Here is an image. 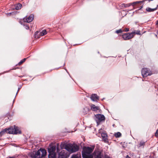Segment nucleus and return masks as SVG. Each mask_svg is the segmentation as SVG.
Listing matches in <instances>:
<instances>
[{
	"label": "nucleus",
	"mask_w": 158,
	"mask_h": 158,
	"mask_svg": "<svg viewBox=\"0 0 158 158\" xmlns=\"http://www.w3.org/2000/svg\"><path fill=\"white\" fill-rule=\"evenodd\" d=\"M94 148L89 147H85L82 152V155L83 158H93V156L91 153L93 152Z\"/></svg>",
	"instance_id": "f257e3e1"
},
{
	"label": "nucleus",
	"mask_w": 158,
	"mask_h": 158,
	"mask_svg": "<svg viewBox=\"0 0 158 158\" xmlns=\"http://www.w3.org/2000/svg\"><path fill=\"white\" fill-rule=\"evenodd\" d=\"M64 148L69 153H71L78 151L79 147L75 144L69 143L66 145Z\"/></svg>",
	"instance_id": "f03ea898"
},
{
	"label": "nucleus",
	"mask_w": 158,
	"mask_h": 158,
	"mask_svg": "<svg viewBox=\"0 0 158 158\" xmlns=\"http://www.w3.org/2000/svg\"><path fill=\"white\" fill-rule=\"evenodd\" d=\"M46 151L44 149L40 148L35 154L33 153L32 157L33 158H41L45 156L46 154Z\"/></svg>",
	"instance_id": "7ed1b4c3"
},
{
	"label": "nucleus",
	"mask_w": 158,
	"mask_h": 158,
	"mask_svg": "<svg viewBox=\"0 0 158 158\" xmlns=\"http://www.w3.org/2000/svg\"><path fill=\"white\" fill-rule=\"evenodd\" d=\"M6 133L10 134H21V131L17 127L14 126V127H11L10 128L6 129Z\"/></svg>",
	"instance_id": "20e7f679"
},
{
	"label": "nucleus",
	"mask_w": 158,
	"mask_h": 158,
	"mask_svg": "<svg viewBox=\"0 0 158 158\" xmlns=\"http://www.w3.org/2000/svg\"><path fill=\"white\" fill-rule=\"evenodd\" d=\"M56 149L55 146H52L48 148L49 158H55L56 157V154L55 152Z\"/></svg>",
	"instance_id": "39448f33"
},
{
	"label": "nucleus",
	"mask_w": 158,
	"mask_h": 158,
	"mask_svg": "<svg viewBox=\"0 0 158 158\" xmlns=\"http://www.w3.org/2000/svg\"><path fill=\"white\" fill-rule=\"evenodd\" d=\"M135 33V32H133L131 33H124L122 35L123 38L125 40H129L133 37L134 34Z\"/></svg>",
	"instance_id": "423d86ee"
},
{
	"label": "nucleus",
	"mask_w": 158,
	"mask_h": 158,
	"mask_svg": "<svg viewBox=\"0 0 158 158\" xmlns=\"http://www.w3.org/2000/svg\"><path fill=\"white\" fill-rule=\"evenodd\" d=\"M95 120L96 121L98 125L101 122L104 121L105 119V117L104 115L98 114L95 115Z\"/></svg>",
	"instance_id": "0eeeda50"
},
{
	"label": "nucleus",
	"mask_w": 158,
	"mask_h": 158,
	"mask_svg": "<svg viewBox=\"0 0 158 158\" xmlns=\"http://www.w3.org/2000/svg\"><path fill=\"white\" fill-rule=\"evenodd\" d=\"M141 73L143 77H147L148 76L151 75L152 74L151 72L147 68L143 69L142 70Z\"/></svg>",
	"instance_id": "6e6552de"
},
{
	"label": "nucleus",
	"mask_w": 158,
	"mask_h": 158,
	"mask_svg": "<svg viewBox=\"0 0 158 158\" xmlns=\"http://www.w3.org/2000/svg\"><path fill=\"white\" fill-rule=\"evenodd\" d=\"M69 156V154L65 151L62 150L59 154V158H67Z\"/></svg>",
	"instance_id": "1a4fd4ad"
},
{
	"label": "nucleus",
	"mask_w": 158,
	"mask_h": 158,
	"mask_svg": "<svg viewBox=\"0 0 158 158\" xmlns=\"http://www.w3.org/2000/svg\"><path fill=\"white\" fill-rule=\"evenodd\" d=\"M34 15L33 14L31 15L27 18H24L23 19L24 22L27 23L31 22L33 19Z\"/></svg>",
	"instance_id": "9d476101"
},
{
	"label": "nucleus",
	"mask_w": 158,
	"mask_h": 158,
	"mask_svg": "<svg viewBox=\"0 0 158 158\" xmlns=\"http://www.w3.org/2000/svg\"><path fill=\"white\" fill-rule=\"evenodd\" d=\"M90 98L93 101H96L99 99L98 97L95 94H93Z\"/></svg>",
	"instance_id": "9b49d317"
},
{
	"label": "nucleus",
	"mask_w": 158,
	"mask_h": 158,
	"mask_svg": "<svg viewBox=\"0 0 158 158\" xmlns=\"http://www.w3.org/2000/svg\"><path fill=\"white\" fill-rule=\"evenodd\" d=\"M102 157L103 156L101 152H98L95 154V158H102Z\"/></svg>",
	"instance_id": "f8f14e48"
},
{
	"label": "nucleus",
	"mask_w": 158,
	"mask_h": 158,
	"mask_svg": "<svg viewBox=\"0 0 158 158\" xmlns=\"http://www.w3.org/2000/svg\"><path fill=\"white\" fill-rule=\"evenodd\" d=\"M91 109L92 110L94 111H97L99 110V108L98 106H97L94 105H92L91 106Z\"/></svg>",
	"instance_id": "ddd939ff"
},
{
	"label": "nucleus",
	"mask_w": 158,
	"mask_h": 158,
	"mask_svg": "<svg viewBox=\"0 0 158 158\" xmlns=\"http://www.w3.org/2000/svg\"><path fill=\"white\" fill-rule=\"evenodd\" d=\"M158 7V5L157 6V7L154 9H152L149 7H148L146 8V10L148 12H153L155 10H156L157 9V7Z\"/></svg>",
	"instance_id": "4468645a"
},
{
	"label": "nucleus",
	"mask_w": 158,
	"mask_h": 158,
	"mask_svg": "<svg viewBox=\"0 0 158 158\" xmlns=\"http://www.w3.org/2000/svg\"><path fill=\"white\" fill-rule=\"evenodd\" d=\"M47 33V31L45 30H43L42 31L40 32L39 33V35L41 36H43L45 35Z\"/></svg>",
	"instance_id": "2eb2a0df"
},
{
	"label": "nucleus",
	"mask_w": 158,
	"mask_h": 158,
	"mask_svg": "<svg viewBox=\"0 0 158 158\" xmlns=\"http://www.w3.org/2000/svg\"><path fill=\"white\" fill-rule=\"evenodd\" d=\"M101 136L102 138L104 140V141H106L107 140V134L105 133H102L101 134Z\"/></svg>",
	"instance_id": "dca6fc26"
},
{
	"label": "nucleus",
	"mask_w": 158,
	"mask_h": 158,
	"mask_svg": "<svg viewBox=\"0 0 158 158\" xmlns=\"http://www.w3.org/2000/svg\"><path fill=\"white\" fill-rule=\"evenodd\" d=\"M81 155L79 154H74L72 155L71 158H79Z\"/></svg>",
	"instance_id": "f3484780"
},
{
	"label": "nucleus",
	"mask_w": 158,
	"mask_h": 158,
	"mask_svg": "<svg viewBox=\"0 0 158 158\" xmlns=\"http://www.w3.org/2000/svg\"><path fill=\"white\" fill-rule=\"evenodd\" d=\"M22 6V5L21 4L19 3L15 6V9L16 10H19L21 8Z\"/></svg>",
	"instance_id": "a211bd4d"
},
{
	"label": "nucleus",
	"mask_w": 158,
	"mask_h": 158,
	"mask_svg": "<svg viewBox=\"0 0 158 158\" xmlns=\"http://www.w3.org/2000/svg\"><path fill=\"white\" fill-rule=\"evenodd\" d=\"M145 144V142H143V141H141L139 143V144L138 147H143Z\"/></svg>",
	"instance_id": "6ab92c4d"
},
{
	"label": "nucleus",
	"mask_w": 158,
	"mask_h": 158,
	"mask_svg": "<svg viewBox=\"0 0 158 158\" xmlns=\"http://www.w3.org/2000/svg\"><path fill=\"white\" fill-rule=\"evenodd\" d=\"M5 133H6V129H5L0 132V136H1Z\"/></svg>",
	"instance_id": "aec40b11"
},
{
	"label": "nucleus",
	"mask_w": 158,
	"mask_h": 158,
	"mask_svg": "<svg viewBox=\"0 0 158 158\" xmlns=\"http://www.w3.org/2000/svg\"><path fill=\"white\" fill-rule=\"evenodd\" d=\"M121 135V133L119 132H118L115 134V136L116 137H120Z\"/></svg>",
	"instance_id": "412c9836"
},
{
	"label": "nucleus",
	"mask_w": 158,
	"mask_h": 158,
	"mask_svg": "<svg viewBox=\"0 0 158 158\" xmlns=\"http://www.w3.org/2000/svg\"><path fill=\"white\" fill-rule=\"evenodd\" d=\"M123 31L121 29H120L118 30H117L116 31V32L117 33H122Z\"/></svg>",
	"instance_id": "4be33fe9"
},
{
	"label": "nucleus",
	"mask_w": 158,
	"mask_h": 158,
	"mask_svg": "<svg viewBox=\"0 0 158 158\" xmlns=\"http://www.w3.org/2000/svg\"><path fill=\"white\" fill-rule=\"evenodd\" d=\"M26 60V58H24V59H23L21 61H20L19 63V64L20 65L21 64H22Z\"/></svg>",
	"instance_id": "5701e85b"
},
{
	"label": "nucleus",
	"mask_w": 158,
	"mask_h": 158,
	"mask_svg": "<svg viewBox=\"0 0 158 158\" xmlns=\"http://www.w3.org/2000/svg\"><path fill=\"white\" fill-rule=\"evenodd\" d=\"M129 31V28H125L124 29V31H124L125 32H127L128 31Z\"/></svg>",
	"instance_id": "b1692460"
},
{
	"label": "nucleus",
	"mask_w": 158,
	"mask_h": 158,
	"mask_svg": "<svg viewBox=\"0 0 158 158\" xmlns=\"http://www.w3.org/2000/svg\"><path fill=\"white\" fill-rule=\"evenodd\" d=\"M155 135L156 137L158 136V129L156 130V132L155 134Z\"/></svg>",
	"instance_id": "393cba45"
},
{
	"label": "nucleus",
	"mask_w": 158,
	"mask_h": 158,
	"mask_svg": "<svg viewBox=\"0 0 158 158\" xmlns=\"http://www.w3.org/2000/svg\"><path fill=\"white\" fill-rule=\"evenodd\" d=\"M58 146H59V145H58V146L57 145V148H56V149H57V152H59V151H60V150H59V148H58Z\"/></svg>",
	"instance_id": "a878e982"
},
{
	"label": "nucleus",
	"mask_w": 158,
	"mask_h": 158,
	"mask_svg": "<svg viewBox=\"0 0 158 158\" xmlns=\"http://www.w3.org/2000/svg\"><path fill=\"white\" fill-rule=\"evenodd\" d=\"M135 33L134 34V36L135 35V34L139 35L140 34V31H137L136 32H135V31H134Z\"/></svg>",
	"instance_id": "bb28decb"
},
{
	"label": "nucleus",
	"mask_w": 158,
	"mask_h": 158,
	"mask_svg": "<svg viewBox=\"0 0 158 158\" xmlns=\"http://www.w3.org/2000/svg\"><path fill=\"white\" fill-rule=\"evenodd\" d=\"M25 28L26 29H28L29 28V26L28 25H26V26L25 27Z\"/></svg>",
	"instance_id": "cd10ccee"
},
{
	"label": "nucleus",
	"mask_w": 158,
	"mask_h": 158,
	"mask_svg": "<svg viewBox=\"0 0 158 158\" xmlns=\"http://www.w3.org/2000/svg\"><path fill=\"white\" fill-rule=\"evenodd\" d=\"M140 2H134L133 3V5H134L136 4V3H139Z\"/></svg>",
	"instance_id": "c85d7f7f"
},
{
	"label": "nucleus",
	"mask_w": 158,
	"mask_h": 158,
	"mask_svg": "<svg viewBox=\"0 0 158 158\" xmlns=\"http://www.w3.org/2000/svg\"><path fill=\"white\" fill-rule=\"evenodd\" d=\"M122 7H127V6H125V4H123L121 5Z\"/></svg>",
	"instance_id": "c756f323"
},
{
	"label": "nucleus",
	"mask_w": 158,
	"mask_h": 158,
	"mask_svg": "<svg viewBox=\"0 0 158 158\" xmlns=\"http://www.w3.org/2000/svg\"><path fill=\"white\" fill-rule=\"evenodd\" d=\"M38 33H39V32H38V31H36V32H35V35H36V34H37ZM36 37V35H35V37Z\"/></svg>",
	"instance_id": "7c9ffc66"
},
{
	"label": "nucleus",
	"mask_w": 158,
	"mask_h": 158,
	"mask_svg": "<svg viewBox=\"0 0 158 158\" xmlns=\"http://www.w3.org/2000/svg\"><path fill=\"white\" fill-rule=\"evenodd\" d=\"M126 158H131L128 155L127 156Z\"/></svg>",
	"instance_id": "2f4dec72"
},
{
	"label": "nucleus",
	"mask_w": 158,
	"mask_h": 158,
	"mask_svg": "<svg viewBox=\"0 0 158 158\" xmlns=\"http://www.w3.org/2000/svg\"><path fill=\"white\" fill-rule=\"evenodd\" d=\"M130 5H125V6H127V7H128V6H130Z\"/></svg>",
	"instance_id": "473e14b6"
},
{
	"label": "nucleus",
	"mask_w": 158,
	"mask_h": 158,
	"mask_svg": "<svg viewBox=\"0 0 158 158\" xmlns=\"http://www.w3.org/2000/svg\"><path fill=\"white\" fill-rule=\"evenodd\" d=\"M156 24L158 25V20L157 21Z\"/></svg>",
	"instance_id": "72a5a7b5"
},
{
	"label": "nucleus",
	"mask_w": 158,
	"mask_h": 158,
	"mask_svg": "<svg viewBox=\"0 0 158 158\" xmlns=\"http://www.w3.org/2000/svg\"><path fill=\"white\" fill-rule=\"evenodd\" d=\"M9 158H14L13 157H9Z\"/></svg>",
	"instance_id": "f704fd0d"
},
{
	"label": "nucleus",
	"mask_w": 158,
	"mask_h": 158,
	"mask_svg": "<svg viewBox=\"0 0 158 158\" xmlns=\"http://www.w3.org/2000/svg\"><path fill=\"white\" fill-rule=\"evenodd\" d=\"M153 0H149V1H153Z\"/></svg>",
	"instance_id": "c9c22d12"
},
{
	"label": "nucleus",
	"mask_w": 158,
	"mask_h": 158,
	"mask_svg": "<svg viewBox=\"0 0 158 158\" xmlns=\"http://www.w3.org/2000/svg\"><path fill=\"white\" fill-rule=\"evenodd\" d=\"M155 35V36H156V37H157V35H156H156Z\"/></svg>",
	"instance_id": "e433bc0d"
},
{
	"label": "nucleus",
	"mask_w": 158,
	"mask_h": 158,
	"mask_svg": "<svg viewBox=\"0 0 158 158\" xmlns=\"http://www.w3.org/2000/svg\"><path fill=\"white\" fill-rule=\"evenodd\" d=\"M157 34L158 35V31H157Z\"/></svg>",
	"instance_id": "4c0bfd02"
},
{
	"label": "nucleus",
	"mask_w": 158,
	"mask_h": 158,
	"mask_svg": "<svg viewBox=\"0 0 158 158\" xmlns=\"http://www.w3.org/2000/svg\"><path fill=\"white\" fill-rule=\"evenodd\" d=\"M43 158H44V157H43Z\"/></svg>",
	"instance_id": "58836bf2"
}]
</instances>
